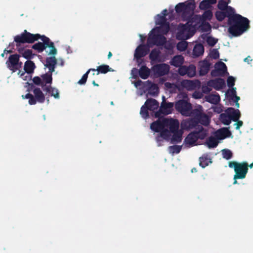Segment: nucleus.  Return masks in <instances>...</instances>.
I'll return each mask as SVG.
<instances>
[{
  "label": "nucleus",
  "instance_id": "nucleus-25",
  "mask_svg": "<svg viewBox=\"0 0 253 253\" xmlns=\"http://www.w3.org/2000/svg\"><path fill=\"white\" fill-rule=\"evenodd\" d=\"M205 99L207 102L210 103L216 104L220 101V98L218 94H211L206 96Z\"/></svg>",
  "mask_w": 253,
  "mask_h": 253
},
{
  "label": "nucleus",
  "instance_id": "nucleus-14",
  "mask_svg": "<svg viewBox=\"0 0 253 253\" xmlns=\"http://www.w3.org/2000/svg\"><path fill=\"white\" fill-rule=\"evenodd\" d=\"M158 102L155 99H148L144 105L142 106L140 110V115L144 118H146L148 116V110L155 112V110L158 109Z\"/></svg>",
  "mask_w": 253,
  "mask_h": 253
},
{
  "label": "nucleus",
  "instance_id": "nucleus-55",
  "mask_svg": "<svg viewBox=\"0 0 253 253\" xmlns=\"http://www.w3.org/2000/svg\"><path fill=\"white\" fill-rule=\"evenodd\" d=\"M236 123L234 124V126H235L236 129H239L241 126L243 125V122L241 121H238V120L236 121Z\"/></svg>",
  "mask_w": 253,
  "mask_h": 253
},
{
  "label": "nucleus",
  "instance_id": "nucleus-39",
  "mask_svg": "<svg viewBox=\"0 0 253 253\" xmlns=\"http://www.w3.org/2000/svg\"><path fill=\"white\" fill-rule=\"evenodd\" d=\"M97 75L99 74V73L105 74L109 71H113L108 65H101L97 68Z\"/></svg>",
  "mask_w": 253,
  "mask_h": 253
},
{
  "label": "nucleus",
  "instance_id": "nucleus-50",
  "mask_svg": "<svg viewBox=\"0 0 253 253\" xmlns=\"http://www.w3.org/2000/svg\"><path fill=\"white\" fill-rule=\"evenodd\" d=\"M222 154L223 157L227 160L229 159L231 157V152L229 150H223Z\"/></svg>",
  "mask_w": 253,
  "mask_h": 253
},
{
  "label": "nucleus",
  "instance_id": "nucleus-61",
  "mask_svg": "<svg viewBox=\"0 0 253 253\" xmlns=\"http://www.w3.org/2000/svg\"><path fill=\"white\" fill-rule=\"evenodd\" d=\"M196 171H197V170L195 168H193L191 169L192 172H196Z\"/></svg>",
  "mask_w": 253,
  "mask_h": 253
},
{
  "label": "nucleus",
  "instance_id": "nucleus-29",
  "mask_svg": "<svg viewBox=\"0 0 253 253\" xmlns=\"http://www.w3.org/2000/svg\"><path fill=\"white\" fill-rule=\"evenodd\" d=\"M201 38L206 41L210 46H213L217 42V39L205 34L202 35Z\"/></svg>",
  "mask_w": 253,
  "mask_h": 253
},
{
  "label": "nucleus",
  "instance_id": "nucleus-54",
  "mask_svg": "<svg viewBox=\"0 0 253 253\" xmlns=\"http://www.w3.org/2000/svg\"><path fill=\"white\" fill-rule=\"evenodd\" d=\"M192 96H193V98H194L195 99H199L202 97L203 94L201 92H195L193 94Z\"/></svg>",
  "mask_w": 253,
  "mask_h": 253
},
{
  "label": "nucleus",
  "instance_id": "nucleus-51",
  "mask_svg": "<svg viewBox=\"0 0 253 253\" xmlns=\"http://www.w3.org/2000/svg\"><path fill=\"white\" fill-rule=\"evenodd\" d=\"M180 75L183 76L187 74V68L185 66H182L178 69Z\"/></svg>",
  "mask_w": 253,
  "mask_h": 253
},
{
  "label": "nucleus",
  "instance_id": "nucleus-20",
  "mask_svg": "<svg viewBox=\"0 0 253 253\" xmlns=\"http://www.w3.org/2000/svg\"><path fill=\"white\" fill-rule=\"evenodd\" d=\"M208 85L212 86L216 90H219L224 87L225 84L223 79H217L208 82Z\"/></svg>",
  "mask_w": 253,
  "mask_h": 253
},
{
  "label": "nucleus",
  "instance_id": "nucleus-43",
  "mask_svg": "<svg viewBox=\"0 0 253 253\" xmlns=\"http://www.w3.org/2000/svg\"><path fill=\"white\" fill-rule=\"evenodd\" d=\"M196 74V67L194 65H191L187 67V76L189 77H193Z\"/></svg>",
  "mask_w": 253,
  "mask_h": 253
},
{
  "label": "nucleus",
  "instance_id": "nucleus-21",
  "mask_svg": "<svg viewBox=\"0 0 253 253\" xmlns=\"http://www.w3.org/2000/svg\"><path fill=\"white\" fill-rule=\"evenodd\" d=\"M225 95L227 98L231 99L236 102L237 107H239V104L238 102L240 100V97L236 95V88L232 87L231 89H229Z\"/></svg>",
  "mask_w": 253,
  "mask_h": 253
},
{
  "label": "nucleus",
  "instance_id": "nucleus-13",
  "mask_svg": "<svg viewBox=\"0 0 253 253\" xmlns=\"http://www.w3.org/2000/svg\"><path fill=\"white\" fill-rule=\"evenodd\" d=\"M41 36L38 34H32L25 30L23 33L14 37V41L17 43H32L40 39Z\"/></svg>",
  "mask_w": 253,
  "mask_h": 253
},
{
  "label": "nucleus",
  "instance_id": "nucleus-33",
  "mask_svg": "<svg viewBox=\"0 0 253 253\" xmlns=\"http://www.w3.org/2000/svg\"><path fill=\"white\" fill-rule=\"evenodd\" d=\"M32 47L33 49L36 50L38 52L41 53L46 48V45L43 42H38L33 44Z\"/></svg>",
  "mask_w": 253,
  "mask_h": 253
},
{
  "label": "nucleus",
  "instance_id": "nucleus-16",
  "mask_svg": "<svg viewBox=\"0 0 253 253\" xmlns=\"http://www.w3.org/2000/svg\"><path fill=\"white\" fill-rule=\"evenodd\" d=\"M169 67L166 64H161L153 66L151 69V73L154 77H157L167 74Z\"/></svg>",
  "mask_w": 253,
  "mask_h": 253
},
{
  "label": "nucleus",
  "instance_id": "nucleus-19",
  "mask_svg": "<svg viewBox=\"0 0 253 253\" xmlns=\"http://www.w3.org/2000/svg\"><path fill=\"white\" fill-rule=\"evenodd\" d=\"M17 51L23 57L27 59V60H31L36 55V54L33 53L31 49L26 48L19 47L17 49Z\"/></svg>",
  "mask_w": 253,
  "mask_h": 253
},
{
  "label": "nucleus",
  "instance_id": "nucleus-62",
  "mask_svg": "<svg viewBox=\"0 0 253 253\" xmlns=\"http://www.w3.org/2000/svg\"><path fill=\"white\" fill-rule=\"evenodd\" d=\"M112 54L111 52H109L108 55V58H110L112 56Z\"/></svg>",
  "mask_w": 253,
  "mask_h": 253
},
{
  "label": "nucleus",
  "instance_id": "nucleus-44",
  "mask_svg": "<svg viewBox=\"0 0 253 253\" xmlns=\"http://www.w3.org/2000/svg\"><path fill=\"white\" fill-rule=\"evenodd\" d=\"M212 17V13L210 10H207L204 12L202 18V21L206 20H210Z\"/></svg>",
  "mask_w": 253,
  "mask_h": 253
},
{
  "label": "nucleus",
  "instance_id": "nucleus-9",
  "mask_svg": "<svg viewBox=\"0 0 253 253\" xmlns=\"http://www.w3.org/2000/svg\"><path fill=\"white\" fill-rule=\"evenodd\" d=\"M240 117L239 110H235L233 108H228L224 113H221L219 117V120L224 125H229L231 121H237Z\"/></svg>",
  "mask_w": 253,
  "mask_h": 253
},
{
  "label": "nucleus",
  "instance_id": "nucleus-4",
  "mask_svg": "<svg viewBox=\"0 0 253 253\" xmlns=\"http://www.w3.org/2000/svg\"><path fill=\"white\" fill-rule=\"evenodd\" d=\"M249 24L247 18L235 12L228 18L229 32L234 36H240L249 30Z\"/></svg>",
  "mask_w": 253,
  "mask_h": 253
},
{
  "label": "nucleus",
  "instance_id": "nucleus-3",
  "mask_svg": "<svg viewBox=\"0 0 253 253\" xmlns=\"http://www.w3.org/2000/svg\"><path fill=\"white\" fill-rule=\"evenodd\" d=\"M195 6L194 0H188L184 2L179 3L175 6L176 12L181 17V20H188L186 24H180L175 29L174 34L177 40L186 41L195 34L201 20V16L197 15H193L189 20L193 13Z\"/></svg>",
  "mask_w": 253,
  "mask_h": 253
},
{
  "label": "nucleus",
  "instance_id": "nucleus-57",
  "mask_svg": "<svg viewBox=\"0 0 253 253\" xmlns=\"http://www.w3.org/2000/svg\"><path fill=\"white\" fill-rule=\"evenodd\" d=\"M202 90L204 92L207 93L210 92L211 91V89L209 88L208 86H203Z\"/></svg>",
  "mask_w": 253,
  "mask_h": 253
},
{
  "label": "nucleus",
  "instance_id": "nucleus-18",
  "mask_svg": "<svg viewBox=\"0 0 253 253\" xmlns=\"http://www.w3.org/2000/svg\"><path fill=\"white\" fill-rule=\"evenodd\" d=\"M228 3L225 2L224 0H220L218 2L217 6L219 10L225 11L227 14V17L229 18V16L234 14L235 11L233 8L228 6Z\"/></svg>",
  "mask_w": 253,
  "mask_h": 253
},
{
  "label": "nucleus",
  "instance_id": "nucleus-5",
  "mask_svg": "<svg viewBox=\"0 0 253 253\" xmlns=\"http://www.w3.org/2000/svg\"><path fill=\"white\" fill-rule=\"evenodd\" d=\"M40 39L45 43L46 45V48L48 47L49 48L45 50L46 53L49 57L46 58V62L44 64V69H48L49 72H54V69L56 64L55 55L57 54V50L54 46V43L51 42L48 38L44 35H41Z\"/></svg>",
  "mask_w": 253,
  "mask_h": 253
},
{
  "label": "nucleus",
  "instance_id": "nucleus-47",
  "mask_svg": "<svg viewBox=\"0 0 253 253\" xmlns=\"http://www.w3.org/2000/svg\"><path fill=\"white\" fill-rule=\"evenodd\" d=\"M165 86L167 89H169L170 92L174 91L177 87L175 84L168 82L165 84Z\"/></svg>",
  "mask_w": 253,
  "mask_h": 253
},
{
  "label": "nucleus",
  "instance_id": "nucleus-36",
  "mask_svg": "<svg viewBox=\"0 0 253 253\" xmlns=\"http://www.w3.org/2000/svg\"><path fill=\"white\" fill-rule=\"evenodd\" d=\"M215 17L218 21H222L226 16H227V14L225 11L218 10L215 13Z\"/></svg>",
  "mask_w": 253,
  "mask_h": 253
},
{
  "label": "nucleus",
  "instance_id": "nucleus-12",
  "mask_svg": "<svg viewBox=\"0 0 253 253\" xmlns=\"http://www.w3.org/2000/svg\"><path fill=\"white\" fill-rule=\"evenodd\" d=\"M183 99L179 100L175 103V108L182 115L188 116L192 113L191 105L188 102L187 95L183 94Z\"/></svg>",
  "mask_w": 253,
  "mask_h": 253
},
{
  "label": "nucleus",
  "instance_id": "nucleus-11",
  "mask_svg": "<svg viewBox=\"0 0 253 253\" xmlns=\"http://www.w3.org/2000/svg\"><path fill=\"white\" fill-rule=\"evenodd\" d=\"M36 68L35 63L31 60L26 61L24 65V71H19L17 73L18 77L23 81H29L31 79V74L34 72Z\"/></svg>",
  "mask_w": 253,
  "mask_h": 253
},
{
  "label": "nucleus",
  "instance_id": "nucleus-53",
  "mask_svg": "<svg viewBox=\"0 0 253 253\" xmlns=\"http://www.w3.org/2000/svg\"><path fill=\"white\" fill-rule=\"evenodd\" d=\"M213 110L215 112H216L217 113H220L223 111V106H222L220 105L215 106L214 107H213Z\"/></svg>",
  "mask_w": 253,
  "mask_h": 253
},
{
  "label": "nucleus",
  "instance_id": "nucleus-45",
  "mask_svg": "<svg viewBox=\"0 0 253 253\" xmlns=\"http://www.w3.org/2000/svg\"><path fill=\"white\" fill-rule=\"evenodd\" d=\"M193 122L192 121H185L181 123V126L183 128L190 129L194 126L192 125Z\"/></svg>",
  "mask_w": 253,
  "mask_h": 253
},
{
  "label": "nucleus",
  "instance_id": "nucleus-17",
  "mask_svg": "<svg viewBox=\"0 0 253 253\" xmlns=\"http://www.w3.org/2000/svg\"><path fill=\"white\" fill-rule=\"evenodd\" d=\"M224 74H228L225 64L221 61L215 64L214 70L211 72V75L215 77L222 76Z\"/></svg>",
  "mask_w": 253,
  "mask_h": 253
},
{
  "label": "nucleus",
  "instance_id": "nucleus-41",
  "mask_svg": "<svg viewBox=\"0 0 253 253\" xmlns=\"http://www.w3.org/2000/svg\"><path fill=\"white\" fill-rule=\"evenodd\" d=\"M188 42L185 41L179 42L177 44V48L180 51H184L187 47Z\"/></svg>",
  "mask_w": 253,
  "mask_h": 253
},
{
  "label": "nucleus",
  "instance_id": "nucleus-59",
  "mask_svg": "<svg viewBox=\"0 0 253 253\" xmlns=\"http://www.w3.org/2000/svg\"><path fill=\"white\" fill-rule=\"evenodd\" d=\"M139 36L140 40L141 42H143V41H144V39H145V37H144L142 35H141V34H140V35H139Z\"/></svg>",
  "mask_w": 253,
  "mask_h": 253
},
{
  "label": "nucleus",
  "instance_id": "nucleus-2",
  "mask_svg": "<svg viewBox=\"0 0 253 253\" xmlns=\"http://www.w3.org/2000/svg\"><path fill=\"white\" fill-rule=\"evenodd\" d=\"M168 10L164 9L161 14H158L155 17V22L157 25L150 33L146 45L140 44L135 49L134 58L137 59V62L139 59L145 56L149 50V47L154 44L162 45L165 43V47L168 50L169 54L173 53L172 49L174 46V42H166V39L164 36L169 30V25L166 21L165 16L168 15Z\"/></svg>",
  "mask_w": 253,
  "mask_h": 253
},
{
  "label": "nucleus",
  "instance_id": "nucleus-34",
  "mask_svg": "<svg viewBox=\"0 0 253 253\" xmlns=\"http://www.w3.org/2000/svg\"><path fill=\"white\" fill-rule=\"evenodd\" d=\"M204 48L201 44H196L193 49V55L195 56H199L203 54Z\"/></svg>",
  "mask_w": 253,
  "mask_h": 253
},
{
  "label": "nucleus",
  "instance_id": "nucleus-48",
  "mask_svg": "<svg viewBox=\"0 0 253 253\" xmlns=\"http://www.w3.org/2000/svg\"><path fill=\"white\" fill-rule=\"evenodd\" d=\"M210 56L213 59H217L219 56L217 49H213L211 50L210 53Z\"/></svg>",
  "mask_w": 253,
  "mask_h": 253
},
{
  "label": "nucleus",
  "instance_id": "nucleus-23",
  "mask_svg": "<svg viewBox=\"0 0 253 253\" xmlns=\"http://www.w3.org/2000/svg\"><path fill=\"white\" fill-rule=\"evenodd\" d=\"M211 163V158L208 154H205L199 158V165L203 168L209 166Z\"/></svg>",
  "mask_w": 253,
  "mask_h": 253
},
{
  "label": "nucleus",
  "instance_id": "nucleus-32",
  "mask_svg": "<svg viewBox=\"0 0 253 253\" xmlns=\"http://www.w3.org/2000/svg\"><path fill=\"white\" fill-rule=\"evenodd\" d=\"M140 77L143 79H147L150 74V70L145 66H142L139 71Z\"/></svg>",
  "mask_w": 253,
  "mask_h": 253
},
{
  "label": "nucleus",
  "instance_id": "nucleus-1",
  "mask_svg": "<svg viewBox=\"0 0 253 253\" xmlns=\"http://www.w3.org/2000/svg\"><path fill=\"white\" fill-rule=\"evenodd\" d=\"M173 106L172 103L163 102L159 111L155 112V117L159 118V119L151 125L150 128L153 131L160 133L159 135L156 137L159 145H162L164 140H170L173 143H179L182 140L183 131L179 129L178 122L160 116V114L167 115L171 113Z\"/></svg>",
  "mask_w": 253,
  "mask_h": 253
},
{
  "label": "nucleus",
  "instance_id": "nucleus-22",
  "mask_svg": "<svg viewBox=\"0 0 253 253\" xmlns=\"http://www.w3.org/2000/svg\"><path fill=\"white\" fill-rule=\"evenodd\" d=\"M199 74L201 76L206 74L210 68V64L207 60H204L199 63Z\"/></svg>",
  "mask_w": 253,
  "mask_h": 253
},
{
  "label": "nucleus",
  "instance_id": "nucleus-8",
  "mask_svg": "<svg viewBox=\"0 0 253 253\" xmlns=\"http://www.w3.org/2000/svg\"><path fill=\"white\" fill-rule=\"evenodd\" d=\"M198 131H194L190 134L184 139L183 145L187 147H192L197 145L200 143L198 140L199 139H203L207 135V132L206 130L198 127Z\"/></svg>",
  "mask_w": 253,
  "mask_h": 253
},
{
  "label": "nucleus",
  "instance_id": "nucleus-35",
  "mask_svg": "<svg viewBox=\"0 0 253 253\" xmlns=\"http://www.w3.org/2000/svg\"><path fill=\"white\" fill-rule=\"evenodd\" d=\"M45 70H47L45 69ZM48 73H46L43 75L42 76V82L43 83V84H51L52 82V76H51V72H49V70L47 69Z\"/></svg>",
  "mask_w": 253,
  "mask_h": 253
},
{
  "label": "nucleus",
  "instance_id": "nucleus-15",
  "mask_svg": "<svg viewBox=\"0 0 253 253\" xmlns=\"http://www.w3.org/2000/svg\"><path fill=\"white\" fill-rule=\"evenodd\" d=\"M6 64L8 68L15 72L21 68L22 63L19 61V55L13 54L9 57Z\"/></svg>",
  "mask_w": 253,
  "mask_h": 253
},
{
  "label": "nucleus",
  "instance_id": "nucleus-49",
  "mask_svg": "<svg viewBox=\"0 0 253 253\" xmlns=\"http://www.w3.org/2000/svg\"><path fill=\"white\" fill-rule=\"evenodd\" d=\"M236 81L235 78L232 76H229L227 80V85L229 87H232L234 85Z\"/></svg>",
  "mask_w": 253,
  "mask_h": 253
},
{
  "label": "nucleus",
  "instance_id": "nucleus-42",
  "mask_svg": "<svg viewBox=\"0 0 253 253\" xmlns=\"http://www.w3.org/2000/svg\"><path fill=\"white\" fill-rule=\"evenodd\" d=\"M199 121L201 124L204 125H208L210 123V119L209 117L206 115H201L199 118Z\"/></svg>",
  "mask_w": 253,
  "mask_h": 253
},
{
  "label": "nucleus",
  "instance_id": "nucleus-10",
  "mask_svg": "<svg viewBox=\"0 0 253 253\" xmlns=\"http://www.w3.org/2000/svg\"><path fill=\"white\" fill-rule=\"evenodd\" d=\"M134 85L138 90L137 93L140 95H142L146 90H148V94L153 96L157 95L159 93L158 86L148 82L144 83L139 81L134 83Z\"/></svg>",
  "mask_w": 253,
  "mask_h": 253
},
{
  "label": "nucleus",
  "instance_id": "nucleus-7",
  "mask_svg": "<svg viewBox=\"0 0 253 253\" xmlns=\"http://www.w3.org/2000/svg\"><path fill=\"white\" fill-rule=\"evenodd\" d=\"M229 167L234 169V184L237 183V179H243L246 177L249 169V165L247 163L245 162L242 163L230 162L229 163Z\"/></svg>",
  "mask_w": 253,
  "mask_h": 253
},
{
  "label": "nucleus",
  "instance_id": "nucleus-28",
  "mask_svg": "<svg viewBox=\"0 0 253 253\" xmlns=\"http://www.w3.org/2000/svg\"><path fill=\"white\" fill-rule=\"evenodd\" d=\"M217 0H203L200 2L199 8L201 9H205L208 8L211 4L216 2Z\"/></svg>",
  "mask_w": 253,
  "mask_h": 253
},
{
  "label": "nucleus",
  "instance_id": "nucleus-31",
  "mask_svg": "<svg viewBox=\"0 0 253 253\" xmlns=\"http://www.w3.org/2000/svg\"><path fill=\"white\" fill-rule=\"evenodd\" d=\"M182 86L187 90H192L196 86V83L189 80H185L181 82Z\"/></svg>",
  "mask_w": 253,
  "mask_h": 253
},
{
  "label": "nucleus",
  "instance_id": "nucleus-38",
  "mask_svg": "<svg viewBox=\"0 0 253 253\" xmlns=\"http://www.w3.org/2000/svg\"><path fill=\"white\" fill-rule=\"evenodd\" d=\"M22 98L23 99H29V103L30 105H34L36 103V100L35 99L33 95H32L31 94H30L29 93H27L25 95H22Z\"/></svg>",
  "mask_w": 253,
  "mask_h": 253
},
{
  "label": "nucleus",
  "instance_id": "nucleus-24",
  "mask_svg": "<svg viewBox=\"0 0 253 253\" xmlns=\"http://www.w3.org/2000/svg\"><path fill=\"white\" fill-rule=\"evenodd\" d=\"M33 92L35 96L34 98L36 100V101H38L40 103H42L44 102L45 97L43 93L40 88H35Z\"/></svg>",
  "mask_w": 253,
  "mask_h": 253
},
{
  "label": "nucleus",
  "instance_id": "nucleus-58",
  "mask_svg": "<svg viewBox=\"0 0 253 253\" xmlns=\"http://www.w3.org/2000/svg\"><path fill=\"white\" fill-rule=\"evenodd\" d=\"M252 61V59L250 56H248L244 59V61L249 63Z\"/></svg>",
  "mask_w": 253,
  "mask_h": 253
},
{
  "label": "nucleus",
  "instance_id": "nucleus-37",
  "mask_svg": "<svg viewBox=\"0 0 253 253\" xmlns=\"http://www.w3.org/2000/svg\"><path fill=\"white\" fill-rule=\"evenodd\" d=\"M45 89L55 98H59L58 90L56 88L50 87V88H45Z\"/></svg>",
  "mask_w": 253,
  "mask_h": 253
},
{
  "label": "nucleus",
  "instance_id": "nucleus-56",
  "mask_svg": "<svg viewBox=\"0 0 253 253\" xmlns=\"http://www.w3.org/2000/svg\"><path fill=\"white\" fill-rule=\"evenodd\" d=\"M138 74V70L136 68H133L131 70V77L132 78H135L136 77H137Z\"/></svg>",
  "mask_w": 253,
  "mask_h": 253
},
{
  "label": "nucleus",
  "instance_id": "nucleus-26",
  "mask_svg": "<svg viewBox=\"0 0 253 253\" xmlns=\"http://www.w3.org/2000/svg\"><path fill=\"white\" fill-rule=\"evenodd\" d=\"M200 28V30L202 32L210 33L211 31V26L209 23L202 21V18L198 24V28Z\"/></svg>",
  "mask_w": 253,
  "mask_h": 253
},
{
  "label": "nucleus",
  "instance_id": "nucleus-27",
  "mask_svg": "<svg viewBox=\"0 0 253 253\" xmlns=\"http://www.w3.org/2000/svg\"><path fill=\"white\" fill-rule=\"evenodd\" d=\"M150 59L151 60L152 64L155 61H162L161 58L160 56V51L157 49H154L152 51L150 54Z\"/></svg>",
  "mask_w": 253,
  "mask_h": 253
},
{
  "label": "nucleus",
  "instance_id": "nucleus-60",
  "mask_svg": "<svg viewBox=\"0 0 253 253\" xmlns=\"http://www.w3.org/2000/svg\"><path fill=\"white\" fill-rule=\"evenodd\" d=\"M10 52H11L10 50H4V52L3 53H2L1 55V56L3 57L5 53H8Z\"/></svg>",
  "mask_w": 253,
  "mask_h": 253
},
{
  "label": "nucleus",
  "instance_id": "nucleus-46",
  "mask_svg": "<svg viewBox=\"0 0 253 253\" xmlns=\"http://www.w3.org/2000/svg\"><path fill=\"white\" fill-rule=\"evenodd\" d=\"M90 70H92L93 71H95L94 69H89V70H88L87 71V72L83 76V77H82L81 79H80L78 81V84H84L85 83V82L86 81V80H87V77H88V74L89 73V72L90 71Z\"/></svg>",
  "mask_w": 253,
  "mask_h": 253
},
{
  "label": "nucleus",
  "instance_id": "nucleus-63",
  "mask_svg": "<svg viewBox=\"0 0 253 253\" xmlns=\"http://www.w3.org/2000/svg\"><path fill=\"white\" fill-rule=\"evenodd\" d=\"M92 84H93V85H96V86H98V85L97 84H96L95 83V82H94V81H93Z\"/></svg>",
  "mask_w": 253,
  "mask_h": 253
},
{
  "label": "nucleus",
  "instance_id": "nucleus-52",
  "mask_svg": "<svg viewBox=\"0 0 253 253\" xmlns=\"http://www.w3.org/2000/svg\"><path fill=\"white\" fill-rule=\"evenodd\" d=\"M33 81L36 84L43 85L42 80L39 77H35L33 79Z\"/></svg>",
  "mask_w": 253,
  "mask_h": 253
},
{
  "label": "nucleus",
  "instance_id": "nucleus-64",
  "mask_svg": "<svg viewBox=\"0 0 253 253\" xmlns=\"http://www.w3.org/2000/svg\"><path fill=\"white\" fill-rule=\"evenodd\" d=\"M249 167H250V168H252L253 167V163H252Z\"/></svg>",
  "mask_w": 253,
  "mask_h": 253
},
{
  "label": "nucleus",
  "instance_id": "nucleus-40",
  "mask_svg": "<svg viewBox=\"0 0 253 253\" xmlns=\"http://www.w3.org/2000/svg\"><path fill=\"white\" fill-rule=\"evenodd\" d=\"M181 146L174 145L169 148V153L172 154H178L181 150Z\"/></svg>",
  "mask_w": 253,
  "mask_h": 253
},
{
  "label": "nucleus",
  "instance_id": "nucleus-6",
  "mask_svg": "<svg viewBox=\"0 0 253 253\" xmlns=\"http://www.w3.org/2000/svg\"><path fill=\"white\" fill-rule=\"evenodd\" d=\"M231 133L227 128H221L213 133L207 139L205 145L209 148H215L217 146L219 140L229 137Z\"/></svg>",
  "mask_w": 253,
  "mask_h": 253
},
{
  "label": "nucleus",
  "instance_id": "nucleus-30",
  "mask_svg": "<svg viewBox=\"0 0 253 253\" xmlns=\"http://www.w3.org/2000/svg\"><path fill=\"white\" fill-rule=\"evenodd\" d=\"M184 61L183 57L181 55L174 56L170 61L171 65L175 67H178L181 65Z\"/></svg>",
  "mask_w": 253,
  "mask_h": 253
}]
</instances>
